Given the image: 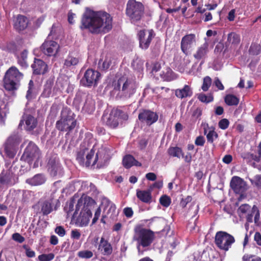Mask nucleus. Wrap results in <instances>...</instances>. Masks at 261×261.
<instances>
[{
	"mask_svg": "<svg viewBox=\"0 0 261 261\" xmlns=\"http://www.w3.org/2000/svg\"><path fill=\"white\" fill-rule=\"evenodd\" d=\"M80 28L93 34H106L112 28V18L106 12L90 10L82 16Z\"/></svg>",
	"mask_w": 261,
	"mask_h": 261,
	"instance_id": "nucleus-1",
	"label": "nucleus"
},
{
	"mask_svg": "<svg viewBox=\"0 0 261 261\" xmlns=\"http://www.w3.org/2000/svg\"><path fill=\"white\" fill-rule=\"evenodd\" d=\"M114 90L118 91V96L123 99H128L136 93L137 84L135 80L121 76L113 82Z\"/></svg>",
	"mask_w": 261,
	"mask_h": 261,
	"instance_id": "nucleus-2",
	"label": "nucleus"
},
{
	"mask_svg": "<svg viewBox=\"0 0 261 261\" xmlns=\"http://www.w3.org/2000/svg\"><path fill=\"white\" fill-rule=\"evenodd\" d=\"M76 125V120L74 119V113L69 108H64L61 111L60 120L56 122V128L60 132L69 133L75 128Z\"/></svg>",
	"mask_w": 261,
	"mask_h": 261,
	"instance_id": "nucleus-3",
	"label": "nucleus"
},
{
	"mask_svg": "<svg viewBox=\"0 0 261 261\" xmlns=\"http://www.w3.org/2000/svg\"><path fill=\"white\" fill-rule=\"evenodd\" d=\"M95 151L93 149L86 154V161L85 166L89 167L90 165L94 166L97 164V166H101L106 164L110 159V150L105 147H101L96 152L95 157Z\"/></svg>",
	"mask_w": 261,
	"mask_h": 261,
	"instance_id": "nucleus-4",
	"label": "nucleus"
},
{
	"mask_svg": "<svg viewBox=\"0 0 261 261\" xmlns=\"http://www.w3.org/2000/svg\"><path fill=\"white\" fill-rule=\"evenodd\" d=\"M23 74L18 68L12 66L6 72L4 79V87L8 91L17 90L21 80L23 79Z\"/></svg>",
	"mask_w": 261,
	"mask_h": 261,
	"instance_id": "nucleus-5",
	"label": "nucleus"
},
{
	"mask_svg": "<svg viewBox=\"0 0 261 261\" xmlns=\"http://www.w3.org/2000/svg\"><path fill=\"white\" fill-rule=\"evenodd\" d=\"M128 116L124 111L118 108L112 110L109 114H103L101 121L106 125L112 129L116 128L119 125L118 119H128Z\"/></svg>",
	"mask_w": 261,
	"mask_h": 261,
	"instance_id": "nucleus-6",
	"label": "nucleus"
},
{
	"mask_svg": "<svg viewBox=\"0 0 261 261\" xmlns=\"http://www.w3.org/2000/svg\"><path fill=\"white\" fill-rule=\"evenodd\" d=\"M134 230V238L138 246L147 247L153 243L155 239V233L151 230L138 226Z\"/></svg>",
	"mask_w": 261,
	"mask_h": 261,
	"instance_id": "nucleus-7",
	"label": "nucleus"
},
{
	"mask_svg": "<svg viewBox=\"0 0 261 261\" xmlns=\"http://www.w3.org/2000/svg\"><path fill=\"white\" fill-rule=\"evenodd\" d=\"M21 140V135L17 132L12 133L9 136L4 144V152L8 158H14Z\"/></svg>",
	"mask_w": 261,
	"mask_h": 261,
	"instance_id": "nucleus-8",
	"label": "nucleus"
},
{
	"mask_svg": "<svg viewBox=\"0 0 261 261\" xmlns=\"http://www.w3.org/2000/svg\"><path fill=\"white\" fill-rule=\"evenodd\" d=\"M143 5L136 0H129L126 5V14L133 21L141 20L144 15Z\"/></svg>",
	"mask_w": 261,
	"mask_h": 261,
	"instance_id": "nucleus-9",
	"label": "nucleus"
},
{
	"mask_svg": "<svg viewBox=\"0 0 261 261\" xmlns=\"http://www.w3.org/2000/svg\"><path fill=\"white\" fill-rule=\"evenodd\" d=\"M234 242V237L225 231H219L216 233L215 243L220 249L228 251Z\"/></svg>",
	"mask_w": 261,
	"mask_h": 261,
	"instance_id": "nucleus-10",
	"label": "nucleus"
},
{
	"mask_svg": "<svg viewBox=\"0 0 261 261\" xmlns=\"http://www.w3.org/2000/svg\"><path fill=\"white\" fill-rule=\"evenodd\" d=\"M158 119L159 115L156 112L145 109H142L139 111L138 120L142 124L150 126L156 122Z\"/></svg>",
	"mask_w": 261,
	"mask_h": 261,
	"instance_id": "nucleus-11",
	"label": "nucleus"
},
{
	"mask_svg": "<svg viewBox=\"0 0 261 261\" xmlns=\"http://www.w3.org/2000/svg\"><path fill=\"white\" fill-rule=\"evenodd\" d=\"M40 156V152L37 146L31 141L25 148L21 156L24 161L31 163L34 160H38Z\"/></svg>",
	"mask_w": 261,
	"mask_h": 261,
	"instance_id": "nucleus-12",
	"label": "nucleus"
},
{
	"mask_svg": "<svg viewBox=\"0 0 261 261\" xmlns=\"http://www.w3.org/2000/svg\"><path fill=\"white\" fill-rule=\"evenodd\" d=\"M78 211H75L73 213L72 217V221L74 222L77 226H84L88 225L90 218L92 217V212L90 210L82 209L79 215Z\"/></svg>",
	"mask_w": 261,
	"mask_h": 261,
	"instance_id": "nucleus-13",
	"label": "nucleus"
},
{
	"mask_svg": "<svg viewBox=\"0 0 261 261\" xmlns=\"http://www.w3.org/2000/svg\"><path fill=\"white\" fill-rule=\"evenodd\" d=\"M100 73L92 69H87L81 80V84L85 87H91L97 85Z\"/></svg>",
	"mask_w": 261,
	"mask_h": 261,
	"instance_id": "nucleus-14",
	"label": "nucleus"
},
{
	"mask_svg": "<svg viewBox=\"0 0 261 261\" xmlns=\"http://www.w3.org/2000/svg\"><path fill=\"white\" fill-rule=\"evenodd\" d=\"M15 168L11 167L7 170H3L0 173V183L4 186H11L18 180V177L14 170Z\"/></svg>",
	"mask_w": 261,
	"mask_h": 261,
	"instance_id": "nucleus-15",
	"label": "nucleus"
},
{
	"mask_svg": "<svg viewBox=\"0 0 261 261\" xmlns=\"http://www.w3.org/2000/svg\"><path fill=\"white\" fill-rule=\"evenodd\" d=\"M154 36L155 34L152 30H140L138 33L140 47L144 50L148 49Z\"/></svg>",
	"mask_w": 261,
	"mask_h": 261,
	"instance_id": "nucleus-16",
	"label": "nucleus"
},
{
	"mask_svg": "<svg viewBox=\"0 0 261 261\" xmlns=\"http://www.w3.org/2000/svg\"><path fill=\"white\" fill-rule=\"evenodd\" d=\"M196 37L194 34H189L185 35L181 40L180 48L184 55L187 56L190 49L196 44Z\"/></svg>",
	"mask_w": 261,
	"mask_h": 261,
	"instance_id": "nucleus-17",
	"label": "nucleus"
},
{
	"mask_svg": "<svg viewBox=\"0 0 261 261\" xmlns=\"http://www.w3.org/2000/svg\"><path fill=\"white\" fill-rule=\"evenodd\" d=\"M22 124H24V128L27 132L33 134V132L37 126L38 120L32 115L25 114L23 115L19 125H22Z\"/></svg>",
	"mask_w": 261,
	"mask_h": 261,
	"instance_id": "nucleus-18",
	"label": "nucleus"
},
{
	"mask_svg": "<svg viewBox=\"0 0 261 261\" xmlns=\"http://www.w3.org/2000/svg\"><path fill=\"white\" fill-rule=\"evenodd\" d=\"M60 46L55 41L45 40L41 46V50L47 56H55L58 53Z\"/></svg>",
	"mask_w": 261,
	"mask_h": 261,
	"instance_id": "nucleus-19",
	"label": "nucleus"
},
{
	"mask_svg": "<svg viewBox=\"0 0 261 261\" xmlns=\"http://www.w3.org/2000/svg\"><path fill=\"white\" fill-rule=\"evenodd\" d=\"M31 68L33 74L36 75H44L48 71L47 64L42 60L36 58L31 65Z\"/></svg>",
	"mask_w": 261,
	"mask_h": 261,
	"instance_id": "nucleus-20",
	"label": "nucleus"
},
{
	"mask_svg": "<svg viewBox=\"0 0 261 261\" xmlns=\"http://www.w3.org/2000/svg\"><path fill=\"white\" fill-rule=\"evenodd\" d=\"M230 186L234 193L240 194L245 190L246 183L241 177L237 176H233L230 182Z\"/></svg>",
	"mask_w": 261,
	"mask_h": 261,
	"instance_id": "nucleus-21",
	"label": "nucleus"
},
{
	"mask_svg": "<svg viewBox=\"0 0 261 261\" xmlns=\"http://www.w3.org/2000/svg\"><path fill=\"white\" fill-rule=\"evenodd\" d=\"M29 22L27 17L19 14L14 20V28L18 32H21L26 29Z\"/></svg>",
	"mask_w": 261,
	"mask_h": 261,
	"instance_id": "nucleus-22",
	"label": "nucleus"
},
{
	"mask_svg": "<svg viewBox=\"0 0 261 261\" xmlns=\"http://www.w3.org/2000/svg\"><path fill=\"white\" fill-rule=\"evenodd\" d=\"M53 203V198L39 201L38 206L40 210V213L43 216H46L51 213L54 210Z\"/></svg>",
	"mask_w": 261,
	"mask_h": 261,
	"instance_id": "nucleus-23",
	"label": "nucleus"
},
{
	"mask_svg": "<svg viewBox=\"0 0 261 261\" xmlns=\"http://www.w3.org/2000/svg\"><path fill=\"white\" fill-rule=\"evenodd\" d=\"M95 203V201L91 197L83 194L78 200L75 207L76 211H79L82 207V209L86 208L87 210H90L89 207L92 206Z\"/></svg>",
	"mask_w": 261,
	"mask_h": 261,
	"instance_id": "nucleus-24",
	"label": "nucleus"
},
{
	"mask_svg": "<svg viewBox=\"0 0 261 261\" xmlns=\"http://www.w3.org/2000/svg\"><path fill=\"white\" fill-rule=\"evenodd\" d=\"M209 44L207 42H205L203 44L198 47L194 54L193 57L197 60H204L209 52Z\"/></svg>",
	"mask_w": 261,
	"mask_h": 261,
	"instance_id": "nucleus-25",
	"label": "nucleus"
},
{
	"mask_svg": "<svg viewBox=\"0 0 261 261\" xmlns=\"http://www.w3.org/2000/svg\"><path fill=\"white\" fill-rule=\"evenodd\" d=\"M215 129L214 126L209 127L208 123L203 124V133L206 135L207 142L211 144H213L214 139H217L219 136Z\"/></svg>",
	"mask_w": 261,
	"mask_h": 261,
	"instance_id": "nucleus-26",
	"label": "nucleus"
},
{
	"mask_svg": "<svg viewBox=\"0 0 261 261\" xmlns=\"http://www.w3.org/2000/svg\"><path fill=\"white\" fill-rule=\"evenodd\" d=\"M137 197L142 202L149 204L152 202L151 190H137Z\"/></svg>",
	"mask_w": 261,
	"mask_h": 261,
	"instance_id": "nucleus-27",
	"label": "nucleus"
},
{
	"mask_svg": "<svg viewBox=\"0 0 261 261\" xmlns=\"http://www.w3.org/2000/svg\"><path fill=\"white\" fill-rule=\"evenodd\" d=\"M98 249L101 250L102 253L105 255H110L113 251L111 244L103 237H101L100 239Z\"/></svg>",
	"mask_w": 261,
	"mask_h": 261,
	"instance_id": "nucleus-28",
	"label": "nucleus"
},
{
	"mask_svg": "<svg viewBox=\"0 0 261 261\" xmlns=\"http://www.w3.org/2000/svg\"><path fill=\"white\" fill-rule=\"evenodd\" d=\"M48 170L53 176H56L60 169L61 166L58 160L56 158H50L47 164Z\"/></svg>",
	"mask_w": 261,
	"mask_h": 261,
	"instance_id": "nucleus-29",
	"label": "nucleus"
},
{
	"mask_svg": "<svg viewBox=\"0 0 261 261\" xmlns=\"http://www.w3.org/2000/svg\"><path fill=\"white\" fill-rule=\"evenodd\" d=\"M175 94L178 98L182 99L184 98L192 96L193 91L189 85H185L183 88L176 89L175 91Z\"/></svg>",
	"mask_w": 261,
	"mask_h": 261,
	"instance_id": "nucleus-30",
	"label": "nucleus"
},
{
	"mask_svg": "<svg viewBox=\"0 0 261 261\" xmlns=\"http://www.w3.org/2000/svg\"><path fill=\"white\" fill-rule=\"evenodd\" d=\"M46 178L43 174H37L33 177L27 179L26 182L34 186H39L45 183Z\"/></svg>",
	"mask_w": 261,
	"mask_h": 261,
	"instance_id": "nucleus-31",
	"label": "nucleus"
},
{
	"mask_svg": "<svg viewBox=\"0 0 261 261\" xmlns=\"http://www.w3.org/2000/svg\"><path fill=\"white\" fill-rule=\"evenodd\" d=\"M54 84L53 79L49 78L46 80L44 85L43 92L41 96L44 98H48L50 96L52 93V88Z\"/></svg>",
	"mask_w": 261,
	"mask_h": 261,
	"instance_id": "nucleus-32",
	"label": "nucleus"
},
{
	"mask_svg": "<svg viewBox=\"0 0 261 261\" xmlns=\"http://www.w3.org/2000/svg\"><path fill=\"white\" fill-rule=\"evenodd\" d=\"M112 64L111 56H106L104 60L100 59L98 62V68L101 71H107Z\"/></svg>",
	"mask_w": 261,
	"mask_h": 261,
	"instance_id": "nucleus-33",
	"label": "nucleus"
},
{
	"mask_svg": "<svg viewBox=\"0 0 261 261\" xmlns=\"http://www.w3.org/2000/svg\"><path fill=\"white\" fill-rule=\"evenodd\" d=\"M95 105V101L93 99L92 96L90 95H86L83 109L88 112H91L94 110Z\"/></svg>",
	"mask_w": 261,
	"mask_h": 261,
	"instance_id": "nucleus-34",
	"label": "nucleus"
},
{
	"mask_svg": "<svg viewBox=\"0 0 261 261\" xmlns=\"http://www.w3.org/2000/svg\"><path fill=\"white\" fill-rule=\"evenodd\" d=\"M240 36L234 32L229 33L227 36V42L233 47L238 46L240 43Z\"/></svg>",
	"mask_w": 261,
	"mask_h": 261,
	"instance_id": "nucleus-35",
	"label": "nucleus"
},
{
	"mask_svg": "<svg viewBox=\"0 0 261 261\" xmlns=\"http://www.w3.org/2000/svg\"><path fill=\"white\" fill-rule=\"evenodd\" d=\"M167 153L169 156L171 157H176L179 159L181 156H183V151L182 149L177 146L170 147L167 150Z\"/></svg>",
	"mask_w": 261,
	"mask_h": 261,
	"instance_id": "nucleus-36",
	"label": "nucleus"
},
{
	"mask_svg": "<svg viewBox=\"0 0 261 261\" xmlns=\"http://www.w3.org/2000/svg\"><path fill=\"white\" fill-rule=\"evenodd\" d=\"M79 62V59L78 58L69 55L64 61V66L67 68H69L77 65Z\"/></svg>",
	"mask_w": 261,
	"mask_h": 261,
	"instance_id": "nucleus-37",
	"label": "nucleus"
},
{
	"mask_svg": "<svg viewBox=\"0 0 261 261\" xmlns=\"http://www.w3.org/2000/svg\"><path fill=\"white\" fill-rule=\"evenodd\" d=\"M135 158L130 154L125 155L122 160V164L124 168L129 169L134 166Z\"/></svg>",
	"mask_w": 261,
	"mask_h": 261,
	"instance_id": "nucleus-38",
	"label": "nucleus"
},
{
	"mask_svg": "<svg viewBox=\"0 0 261 261\" xmlns=\"http://www.w3.org/2000/svg\"><path fill=\"white\" fill-rule=\"evenodd\" d=\"M224 101L228 106H237L239 102V99L233 94H227Z\"/></svg>",
	"mask_w": 261,
	"mask_h": 261,
	"instance_id": "nucleus-39",
	"label": "nucleus"
},
{
	"mask_svg": "<svg viewBox=\"0 0 261 261\" xmlns=\"http://www.w3.org/2000/svg\"><path fill=\"white\" fill-rule=\"evenodd\" d=\"M143 62L137 58L133 60L132 63V67L134 70L138 72H141L143 70Z\"/></svg>",
	"mask_w": 261,
	"mask_h": 261,
	"instance_id": "nucleus-40",
	"label": "nucleus"
},
{
	"mask_svg": "<svg viewBox=\"0 0 261 261\" xmlns=\"http://www.w3.org/2000/svg\"><path fill=\"white\" fill-rule=\"evenodd\" d=\"M174 72L170 68L166 69V72L163 71V73L160 74L161 77L164 81H171L173 80Z\"/></svg>",
	"mask_w": 261,
	"mask_h": 261,
	"instance_id": "nucleus-41",
	"label": "nucleus"
},
{
	"mask_svg": "<svg viewBox=\"0 0 261 261\" xmlns=\"http://www.w3.org/2000/svg\"><path fill=\"white\" fill-rule=\"evenodd\" d=\"M197 98L201 102L206 103L211 102L214 100L213 96L211 94L206 95V94L202 93L199 94Z\"/></svg>",
	"mask_w": 261,
	"mask_h": 261,
	"instance_id": "nucleus-42",
	"label": "nucleus"
},
{
	"mask_svg": "<svg viewBox=\"0 0 261 261\" xmlns=\"http://www.w3.org/2000/svg\"><path fill=\"white\" fill-rule=\"evenodd\" d=\"M242 157L247 161H254L256 162H259V158H257L256 153H253L251 152H247L242 155Z\"/></svg>",
	"mask_w": 261,
	"mask_h": 261,
	"instance_id": "nucleus-43",
	"label": "nucleus"
},
{
	"mask_svg": "<svg viewBox=\"0 0 261 261\" xmlns=\"http://www.w3.org/2000/svg\"><path fill=\"white\" fill-rule=\"evenodd\" d=\"M249 52L250 55L256 56L261 52L260 45L257 44H252L249 48Z\"/></svg>",
	"mask_w": 261,
	"mask_h": 261,
	"instance_id": "nucleus-44",
	"label": "nucleus"
},
{
	"mask_svg": "<svg viewBox=\"0 0 261 261\" xmlns=\"http://www.w3.org/2000/svg\"><path fill=\"white\" fill-rule=\"evenodd\" d=\"M159 201L162 206L167 207L170 205L171 199L169 196L163 195L160 198Z\"/></svg>",
	"mask_w": 261,
	"mask_h": 261,
	"instance_id": "nucleus-45",
	"label": "nucleus"
},
{
	"mask_svg": "<svg viewBox=\"0 0 261 261\" xmlns=\"http://www.w3.org/2000/svg\"><path fill=\"white\" fill-rule=\"evenodd\" d=\"M212 79L208 76H206L203 78L202 85L201 89L203 91H207L212 84Z\"/></svg>",
	"mask_w": 261,
	"mask_h": 261,
	"instance_id": "nucleus-46",
	"label": "nucleus"
},
{
	"mask_svg": "<svg viewBox=\"0 0 261 261\" xmlns=\"http://www.w3.org/2000/svg\"><path fill=\"white\" fill-rule=\"evenodd\" d=\"M77 255L82 258H90L93 256V253L90 250H83L78 252Z\"/></svg>",
	"mask_w": 261,
	"mask_h": 261,
	"instance_id": "nucleus-47",
	"label": "nucleus"
},
{
	"mask_svg": "<svg viewBox=\"0 0 261 261\" xmlns=\"http://www.w3.org/2000/svg\"><path fill=\"white\" fill-rule=\"evenodd\" d=\"M87 150H88L87 149L81 150L77 153L76 160L78 161L80 164H85L84 156L86 154V152Z\"/></svg>",
	"mask_w": 261,
	"mask_h": 261,
	"instance_id": "nucleus-48",
	"label": "nucleus"
},
{
	"mask_svg": "<svg viewBox=\"0 0 261 261\" xmlns=\"http://www.w3.org/2000/svg\"><path fill=\"white\" fill-rule=\"evenodd\" d=\"M86 187H87V189L86 191L87 193H95L96 192V186L92 183H90L89 185L87 182H83L82 187V188H85Z\"/></svg>",
	"mask_w": 261,
	"mask_h": 261,
	"instance_id": "nucleus-49",
	"label": "nucleus"
},
{
	"mask_svg": "<svg viewBox=\"0 0 261 261\" xmlns=\"http://www.w3.org/2000/svg\"><path fill=\"white\" fill-rule=\"evenodd\" d=\"M55 255L53 253L49 254H42L38 257L39 261H50L54 258Z\"/></svg>",
	"mask_w": 261,
	"mask_h": 261,
	"instance_id": "nucleus-50",
	"label": "nucleus"
},
{
	"mask_svg": "<svg viewBox=\"0 0 261 261\" xmlns=\"http://www.w3.org/2000/svg\"><path fill=\"white\" fill-rule=\"evenodd\" d=\"M243 261H261V257L251 254H246L243 256Z\"/></svg>",
	"mask_w": 261,
	"mask_h": 261,
	"instance_id": "nucleus-51",
	"label": "nucleus"
},
{
	"mask_svg": "<svg viewBox=\"0 0 261 261\" xmlns=\"http://www.w3.org/2000/svg\"><path fill=\"white\" fill-rule=\"evenodd\" d=\"M229 125V121L226 118H223L220 120L218 122V126L220 128L223 130L227 129Z\"/></svg>",
	"mask_w": 261,
	"mask_h": 261,
	"instance_id": "nucleus-52",
	"label": "nucleus"
},
{
	"mask_svg": "<svg viewBox=\"0 0 261 261\" xmlns=\"http://www.w3.org/2000/svg\"><path fill=\"white\" fill-rule=\"evenodd\" d=\"M12 239L19 243H22L25 240V238L18 232L13 233L12 236Z\"/></svg>",
	"mask_w": 261,
	"mask_h": 261,
	"instance_id": "nucleus-53",
	"label": "nucleus"
},
{
	"mask_svg": "<svg viewBox=\"0 0 261 261\" xmlns=\"http://www.w3.org/2000/svg\"><path fill=\"white\" fill-rule=\"evenodd\" d=\"M192 200V197L191 196H188L186 198H182L180 201L179 205L182 208H185L189 203L191 202Z\"/></svg>",
	"mask_w": 261,
	"mask_h": 261,
	"instance_id": "nucleus-54",
	"label": "nucleus"
},
{
	"mask_svg": "<svg viewBox=\"0 0 261 261\" xmlns=\"http://www.w3.org/2000/svg\"><path fill=\"white\" fill-rule=\"evenodd\" d=\"M81 233L79 229H74L71 231V238L73 240H78L80 239Z\"/></svg>",
	"mask_w": 261,
	"mask_h": 261,
	"instance_id": "nucleus-55",
	"label": "nucleus"
},
{
	"mask_svg": "<svg viewBox=\"0 0 261 261\" xmlns=\"http://www.w3.org/2000/svg\"><path fill=\"white\" fill-rule=\"evenodd\" d=\"M23 248L25 250V255L27 257L32 258L35 256V252L32 250L30 247H28L25 245H23Z\"/></svg>",
	"mask_w": 261,
	"mask_h": 261,
	"instance_id": "nucleus-56",
	"label": "nucleus"
},
{
	"mask_svg": "<svg viewBox=\"0 0 261 261\" xmlns=\"http://www.w3.org/2000/svg\"><path fill=\"white\" fill-rule=\"evenodd\" d=\"M55 232L60 237H63L66 234V230L62 226H57L55 229Z\"/></svg>",
	"mask_w": 261,
	"mask_h": 261,
	"instance_id": "nucleus-57",
	"label": "nucleus"
},
{
	"mask_svg": "<svg viewBox=\"0 0 261 261\" xmlns=\"http://www.w3.org/2000/svg\"><path fill=\"white\" fill-rule=\"evenodd\" d=\"M205 142V139L202 136H198L195 140V144L197 146H203Z\"/></svg>",
	"mask_w": 261,
	"mask_h": 261,
	"instance_id": "nucleus-58",
	"label": "nucleus"
},
{
	"mask_svg": "<svg viewBox=\"0 0 261 261\" xmlns=\"http://www.w3.org/2000/svg\"><path fill=\"white\" fill-rule=\"evenodd\" d=\"M250 206L248 204H242L238 208V212L242 214H245L250 209Z\"/></svg>",
	"mask_w": 261,
	"mask_h": 261,
	"instance_id": "nucleus-59",
	"label": "nucleus"
},
{
	"mask_svg": "<svg viewBox=\"0 0 261 261\" xmlns=\"http://www.w3.org/2000/svg\"><path fill=\"white\" fill-rule=\"evenodd\" d=\"M75 203V200L74 198H72L70 199L69 202L68 210L67 211V214L69 215L70 213L72 212L74 210V206Z\"/></svg>",
	"mask_w": 261,
	"mask_h": 261,
	"instance_id": "nucleus-60",
	"label": "nucleus"
},
{
	"mask_svg": "<svg viewBox=\"0 0 261 261\" xmlns=\"http://www.w3.org/2000/svg\"><path fill=\"white\" fill-rule=\"evenodd\" d=\"M100 214H101V209L99 207L96 209V210L95 212L94 218L92 219V224H94L97 222V221L98 220V219L100 216Z\"/></svg>",
	"mask_w": 261,
	"mask_h": 261,
	"instance_id": "nucleus-61",
	"label": "nucleus"
},
{
	"mask_svg": "<svg viewBox=\"0 0 261 261\" xmlns=\"http://www.w3.org/2000/svg\"><path fill=\"white\" fill-rule=\"evenodd\" d=\"M123 213L127 218H130L133 216L134 212L131 207H125L123 210Z\"/></svg>",
	"mask_w": 261,
	"mask_h": 261,
	"instance_id": "nucleus-62",
	"label": "nucleus"
},
{
	"mask_svg": "<svg viewBox=\"0 0 261 261\" xmlns=\"http://www.w3.org/2000/svg\"><path fill=\"white\" fill-rule=\"evenodd\" d=\"M224 45L223 43H219L216 45L214 49V53L216 54L221 53L224 49Z\"/></svg>",
	"mask_w": 261,
	"mask_h": 261,
	"instance_id": "nucleus-63",
	"label": "nucleus"
},
{
	"mask_svg": "<svg viewBox=\"0 0 261 261\" xmlns=\"http://www.w3.org/2000/svg\"><path fill=\"white\" fill-rule=\"evenodd\" d=\"M254 239L256 244L259 246H261V234L259 232H255Z\"/></svg>",
	"mask_w": 261,
	"mask_h": 261,
	"instance_id": "nucleus-64",
	"label": "nucleus"
}]
</instances>
